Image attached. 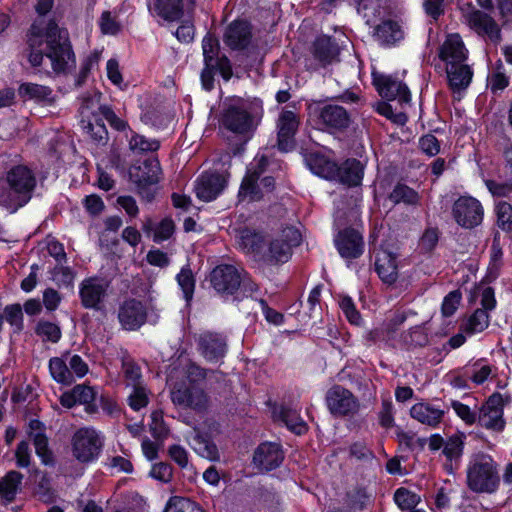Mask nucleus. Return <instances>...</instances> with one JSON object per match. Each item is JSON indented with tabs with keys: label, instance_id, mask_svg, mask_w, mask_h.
<instances>
[{
	"label": "nucleus",
	"instance_id": "052dcab7",
	"mask_svg": "<svg viewBox=\"0 0 512 512\" xmlns=\"http://www.w3.org/2000/svg\"><path fill=\"white\" fill-rule=\"evenodd\" d=\"M339 306L351 324L359 325L361 323L360 313L350 297L343 296L339 301Z\"/></svg>",
	"mask_w": 512,
	"mask_h": 512
},
{
	"label": "nucleus",
	"instance_id": "e2e57ef3",
	"mask_svg": "<svg viewBox=\"0 0 512 512\" xmlns=\"http://www.w3.org/2000/svg\"><path fill=\"white\" fill-rule=\"evenodd\" d=\"M100 113L115 130L125 131L129 128L128 123L119 118L109 106H101Z\"/></svg>",
	"mask_w": 512,
	"mask_h": 512
},
{
	"label": "nucleus",
	"instance_id": "f03ea898",
	"mask_svg": "<svg viewBox=\"0 0 512 512\" xmlns=\"http://www.w3.org/2000/svg\"><path fill=\"white\" fill-rule=\"evenodd\" d=\"M301 242V233L295 227H286L265 241L262 235L245 231L241 234L239 245L246 253L261 255L272 264L284 263L289 260L292 248Z\"/></svg>",
	"mask_w": 512,
	"mask_h": 512
},
{
	"label": "nucleus",
	"instance_id": "680f3d73",
	"mask_svg": "<svg viewBox=\"0 0 512 512\" xmlns=\"http://www.w3.org/2000/svg\"><path fill=\"white\" fill-rule=\"evenodd\" d=\"M67 360L69 363L70 372L72 374V377H78L82 378L88 373V365L87 363L82 359L81 356L77 354H66Z\"/></svg>",
	"mask_w": 512,
	"mask_h": 512
},
{
	"label": "nucleus",
	"instance_id": "bf43d9fd",
	"mask_svg": "<svg viewBox=\"0 0 512 512\" xmlns=\"http://www.w3.org/2000/svg\"><path fill=\"white\" fill-rule=\"evenodd\" d=\"M185 381L187 385H198V382L204 380L207 375V371L197 365L196 363L190 362L184 368Z\"/></svg>",
	"mask_w": 512,
	"mask_h": 512
},
{
	"label": "nucleus",
	"instance_id": "69168bd1",
	"mask_svg": "<svg viewBox=\"0 0 512 512\" xmlns=\"http://www.w3.org/2000/svg\"><path fill=\"white\" fill-rule=\"evenodd\" d=\"M419 147L422 152L429 157L435 156L440 152L439 141L432 134H427L421 137L419 140Z\"/></svg>",
	"mask_w": 512,
	"mask_h": 512
},
{
	"label": "nucleus",
	"instance_id": "c85d7f7f",
	"mask_svg": "<svg viewBox=\"0 0 512 512\" xmlns=\"http://www.w3.org/2000/svg\"><path fill=\"white\" fill-rule=\"evenodd\" d=\"M449 86L454 93H460L470 85L473 72L465 62L446 66Z\"/></svg>",
	"mask_w": 512,
	"mask_h": 512
},
{
	"label": "nucleus",
	"instance_id": "b1692460",
	"mask_svg": "<svg viewBox=\"0 0 512 512\" xmlns=\"http://www.w3.org/2000/svg\"><path fill=\"white\" fill-rule=\"evenodd\" d=\"M161 167L157 159L145 160L129 169L130 180L138 186L156 184L160 180Z\"/></svg>",
	"mask_w": 512,
	"mask_h": 512
},
{
	"label": "nucleus",
	"instance_id": "4d7b16f0",
	"mask_svg": "<svg viewBox=\"0 0 512 512\" xmlns=\"http://www.w3.org/2000/svg\"><path fill=\"white\" fill-rule=\"evenodd\" d=\"M128 404L135 411L146 407L148 404V394L146 388L142 385L132 387V391L128 396Z\"/></svg>",
	"mask_w": 512,
	"mask_h": 512
},
{
	"label": "nucleus",
	"instance_id": "0e129e2a",
	"mask_svg": "<svg viewBox=\"0 0 512 512\" xmlns=\"http://www.w3.org/2000/svg\"><path fill=\"white\" fill-rule=\"evenodd\" d=\"M99 26L102 33L107 35H115L120 31V24L109 11H104L102 13L99 20Z\"/></svg>",
	"mask_w": 512,
	"mask_h": 512
},
{
	"label": "nucleus",
	"instance_id": "603ef678",
	"mask_svg": "<svg viewBox=\"0 0 512 512\" xmlns=\"http://www.w3.org/2000/svg\"><path fill=\"white\" fill-rule=\"evenodd\" d=\"M151 422L149 429L152 436L157 440H163L168 435V428L163 420V413L159 410H155L150 415Z\"/></svg>",
	"mask_w": 512,
	"mask_h": 512
},
{
	"label": "nucleus",
	"instance_id": "c9c22d12",
	"mask_svg": "<svg viewBox=\"0 0 512 512\" xmlns=\"http://www.w3.org/2000/svg\"><path fill=\"white\" fill-rule=\"evenodd\" d=\"M375 36L382 45H391L403 38V31L398 23L388 20L376 27Z\"/></svg>",
	"mask_w": 512,
	"mask_h": 512
},
{
	"label": "nucleus",
	"instance_id": "7c9ffc66",
	"mask_svg": "<svg viewBox=\"0 0 512 512\" xmlns=\"http://www.w3.org/2000/svg\"><path fill=\"white\" fill-rule=\"evenodd\" d=\"M18 94L24 101L42 104H51L54 100L51 88L36 83H22L18 88Z\"/></svg>",
	"mask_w": 512,
	"mask_h": 512
},
{
	"label": "nucleus",
	"instance_id": "72a5a7b5",
	"mask_svg": "<svg viewBox=\"0 0 512 512\" xmlns=\"http://www.w3.org/2000/svg\"><path fill=\"white\" fill-rule=\"evenodd\" d=\"M49 372L53 380L57 383L70 385L74 382L66 354L62 357H53L49 360Z\"/></svg>",
	"mask_w": 512,
	"mask_h": 512
},
{
	"label": "nucleus",
	"instance_id": "20e7f679",
	"mask_svg": "<svg viewBox=\"0 0 512 512\" xmlns=\"http://www.w3.org/2000/svg\"><path fill=\"white\" fill-rule=\"evenodd\" d=\"M500 482L497 463L485 453L471 456L467 466V485L477 493H492Z\"/></svg>",
	"mask_w": 512,
	"mask_h": 512
},
{
	"label": "nucleus",
	"instance_id": "4be33fe9",
	"mask_svg": "<svg viewBox=\"0 0 512 512\" xmlns=\"http://www.w3.org/2000/svg\"><path fill=\"white\" fill-rule=\"evenodd\" d=\"M298 126L299 119L293 111L286 110L281 112L277 121L279 150L288 152L294 148V135Z\"/></svg>",
	"mask_w": 512,
	"mask_h": 512
},
{
	"label": "nucleus",
	"instance_id": "c756f323",
	"mask_svg": "<svg viewBox=\"0 0 512 512\" xmlns=\"http://www.w3.org/2000/svg\"><path fill=\"white\" fill-rule=\"evenodd\" d=\"M375 266L383 282L392 284L397 280V263L393 253L386 250L379 251L376 256Z\"/></svg>",
	"mask_w": 512,
	"mask_h": 512
},
{
	"label": "nucleus",
	"instance_id": "6e6d98bb",
	"mask_svg": "<svg viewBox=\"0 0 512 512\" xmlns=\"http://www.w3.org/2000/svg\"><path fill=\"white\" fill-rule=\"evenodd\" d=\"M492 373V367L483 360L476 361L470 368V378L476 384L484 383Z\"/></svg>",
	"mask_w": 512,
	"mask_h": 512
},
{
	"label": "nucleus",
	"instance_id": "a18cd8bd",
	"mask_svg": "<svg viewBox=\"0 0 512 512\" xmlns=\"http://www.w3.org/2000/svg\"><path fill=\"white\" fill-rule=\"evenodd\" d=\"M176 279L183 292L185 300L190 302L193 298L195 289V280L191 269L189 267H183L178 273Z\"/></svg>",
	"mask_w": 512,
	"mask_h": 512
},
{
	"label": "nucleus",
	"instance_id": "412c9836",
	"mask_svg": "<svg viewBox=\"0 0 512 512\" xmlns=\"http://www.w3.org/2000/svg\"><path fill=\"white\" fill-rule=\"evenodd\" d=\"M146 318L147 309L141 301L129 299L119 307L118 319L125 330L139 329L146 322Z\"/></svg>",
	"mask_w": 512,
	"mask_h": 512
},
{
	"label": "nucleus",
	"instance_id": "6e6552de",
	"mask_svg": "<svg viewBox=\"0 0 512 512\" xmlns=\"http://www.w3.org/2000/svg\"><path fill=\"white\" fill-rule=\"evenodd\" d=\"M267 158L264 155L255 157L254 161L247 169V174L244 177L240 190L239 198L242 201H258L263 197V189L266 192L271 191L274 186V179L272 177H264L258 184V178L267 166Z\"/></svg>",
	"mask_w": 512,
	"mask_h": 512
},
{
	"label": "nucleus",
	"instance_id": "4468645a",
	"mask_svg": "<svg viewBox=\"0 0 512 512\" xmlns=\"http://www.w3.org/2000/svg\"><path fill=\"white\" fill-rule=\"evenodd\" d=\"M326 403L329 411L335 416L354 415L360 406L357 398L348 389L339 385L327 392Z\"/></svg>",
	"mask_w": 512,
	"mask_h": 512
},
{
	"label": "nucleus",
	"instance_id": "9d476101",
	"mask_svg": "<svg viewBox=\"0 0 512 512\" xmlns=\"http://www.w3.org/2000/svg\"><path fill=\"white\" fill-rule=\"evenodd\" d=\"M103 446L100 434L93 428L79 429L72 439L74 457L83 463L95 460Z\"/></svg>",
	"mask_w": 512,
	"mask_h": 512
},
{
	"label": "nucleus",
	"instance_id": "de8ad7c7",
	"mask_svg": "<svg viewBox=\"0 0 512 512\" xmlns=\"http://www.w3.org/2000/svg\"><path fill=\"white\" fill-rule=\"evenodd\" d=\"M497 224L504 231L512 230V206L505 202L500 201L495 207Z\"/></svg>",
	"mask_w": 512,
	"mask_h": 512
},
{
	"label": "nucleus",
	"instance_id": "3c124183",
	"mask_svg": "<svg viewBox=\"0 0 512 512\" xmlns=\"http://www.w3.org/2000/svg\"><path fill=\"white\" fill-rule=\"evenodd\" d=\"M3 317L16 332L23 329V312L20 304L7 305L4 308Z\"/></svg>",
	"mask_w": 512,
	"mask_h": 512
},
{
	"label": "nucleus",
	"instance_id": "9b49d317",
	"mask_svg": "<svg viewBox=\"0 0 512 512\" xmlns=\"http://www.w3.org/2000/svg\"><path fill=\"white\" fill-rule=\"evenodd\" d=\"M373 83L379 94L388 100H398L401 104H409L411 93L406 84L397 76L373 72Z\"/></svg>",
	"mask_w": 512,
	"mask_h": 512
},
{
	"label": "nucleus",
	"instance_id": "bb28decb",
	"mask_svg": "<svg viewBox=\"0 0 512 512\" xmlns=\"http://www.w3.org/2000/svg\"><path fill=\"white\" fill-rule=\"evenodd\" d=\"M445 415V411L429 402H419L410 408V416L417 422L436 428L440 425Z\"/></svg>",
	"mask_w": 512,
	"mask_h": 512
},
{
	"label": "nucleus",
	"instance_id": "09e8293b",
	"mask_svg": "<svg viewBox=\"0 0 512 512\" xmlns=\"http://www.w3.org/2000/svg\"><path fill=\"white\" fill-rule=\"evenodd\" d=\"M464 435H453L444 444L443 453L450 461L460 458L463 452Z\"/></svg>",
	"mask_w": 512,
	"mask_h": 512
},
{
	"label": "nucleus",
	"instance_id": "338daca9",
	"mask_svg": "<svg viewBox=\"0 0 512 512\" xmlns=\"http://www.w3.org/2000/svg\"><path fill=\"white\" fill-rule=\"evenodd\" d=\"M461 301V293L458 290L451 291L443 300L442 313L449 317L455 313Z\"/></svg>",
	"mask_w": 512,
	"mask_h": 512
},
{
	"label": "nucleus",
	"instance_id": "37998d69",
	"mask_svg": "<svg viewBox=\"0 0 512 512\" xmlns=\"http://www.w3.org/2000/svg\"><path fill=\"white\" fill-rule=\"evenodd\" d=\"M202 50L205 65L215 67L216 60L219 58L218 40L211 35H206L202 40Z\"/></svg>",
	"mask_w": 512,
	"mask_h": 512
},
{
	"label": "nucleus",
	"instance_id": "dca6fc26",
	"mask_svg": "<svg viewBox=\"0 0 512 512\" xmlns=\"http://www.w3.org/2000/svg\"><path fill=\"white\" fill-rule=\"evenodd\" d=\"M108 290V283L98 277H89L79 284V297L86 309L100 310Z\"/></svg>",
	"mask_w": 512,
	"mask_h": 512
},
{
	"label": "nucleus",
	"instance_id": "c03bdc74",
	"mask_svg": "<svg viewBox=\"0 0 512 512\" xmlns=\"http://www.w3.org/2000/svg\"><path fill=\"white\" fill-rule=\"evenodd\" d=\"M164 512H202V510L190 499L174 496L167 502Z\"/></svg>",
	"mask_w": 512,
	"mask_h": 512
},
{
	"label": "nucleus",
	"instance_id": "e433bc0d",
	"mask_svg": "<svg viewBox=\"0 0 512 512\" xmlns=\"http://www.w3.org/2000/svg\"><path fill=\"white\" fill-rule=\"evenodd\" d=\"M130 136L126 135L129 150L133 154H142L146 152H155L160 147V142L157 139L146 138L129 129Z\"/></svg>",
	"mask_w": 512,
	"mask_h": 512
},
{
	"label": "nucleus",
	"instance_id": "7ed1b4c3",
	"mask_svg": "<svg viewBox=\"0 0 512 512\" xmlns=\"http://www.w3.org/2000/svg\"><path fill=\"white\" fill-rule=\"evenodd\" d=\"M35 186L36 178L31 169L24 165L12 167L0 179V206L16 212L31 199Z\"/></svg>",
	"mask_w": 512,
	"mask_h": 512
},
{
	"label": "nucleus",
	"instance_id": "5fc2aeb1",
	"mask_svg": "<svg viewBox=\"0 0 512 512\" xmlns=\"http://www.w3.org/2000/svg\"><path fill=\"white\" fill-rule=\"evenodd\" d=\"M123 373L128 386L141 385V370L132 360H124L122 364Z\"/></svg>",
	"mask_w": 512,
	"mask_h": 512
},
{
	"label": "nucleus",
	"instance_id": "2eb2a0df",
	"mask_svg": "<svg viewBox=\"0 0 512 512\" xmlns=\"http://www.w3.org/2000/svg\"><path fill=\"white\" fill-rule=\"evenodd\" d=\"M477 422L487 430L499 432L504 429L503 399L500 394H493L488 398L477 412Z\"/></svg>",
	"mask_w": 512,
	"mask_h": 512
},
{
	"label": "nucleus",
	"instance_id": "79ce46f5",
	"mask_svg": "<svg viewBox=\"0 0 512 512\" xmlns=\"http://www.w3.org/2000/svg\"><path fill=\"white\" fill-rule=\"evenodd\" d=\"M488 84L493 92L504 90L509 84L505 67L501 61H497L488 75Z\"/></svg>",
	"mask_w": 512,
	"mask_h": 512
},
{
	"label": "nucleus",
	"instance_id": "ddd939ff",
	"mask_svg": "<svg viewBox=\"0 0 512 512\" xmlns=\"http://www.w3.org/2000/svg\"><path fill=\"white\" fill-rule=\"evenodd\" d=\"M452 213L456 222L464 228L478 226L483 219L481 203L470 196H462L457 199L453 205Z\"/></svg>",
	"mask_w": 512,
	"mask_h": 512
},
{
	"label": "nucleus",
	"instance_id": "f3484780",
	"mask_svg": "<svg viewBox=\"0 0 512 512\" xmlns=\"http://www.w3.org/2000/svg\"><path fill=\"white\" fill-rule=\"evenodd\" d=\"M227 184V174L218 172L202 173L195 181L194 191L198 199L209 202L216 199Z\"/></svg>",
	"mask_w": 512,
	"mask_h": 512
},
{
	"label": "nucleus",
	"instance_id": "13d9d810",
	"mask_svg": "<svg viewBox=\"0 0 512 512\" xmlns=\"http://www.w3.org/2000/svg\"><path fill=\"white\" fill-rule=\"evenodd\" d=\"M87 134L98 145H104L108 139V132L105 125L99 121L89 122L85 126Z\"/></svg>",
	"mask_w": 512,
	"mask_h": 512
},
{
	"label": "nucleus",
	"instance_id": "4c0bfd02",
	"mask_svg": "<svg viewBox=\"0 0 512 512\" xmlns=\"http://www.w3.org/2000/svg\"><path fill=\"white\" fill-rule=\"evenodd\" d=\"M389 200L397 204L416 206L419 204L420 196L417 191L405 184H397L389 194Z\"/></svg>",
	"mask_w": 512,
	"mask_h": 512
},
{
	"label": "nucleus",
	"instance_id": "864d4df0",
	"mask_svg": "<svg viewBox=\"0 0 512 512\" xmlns=\"http://www.w3.org/2000/svg\"><path fill=\"white\" fill-rule=\"evenodd\" d=\"M450 406L466 425H473L477 422V412L472 410L468 405L457 400H452Z\"/></svg>",
	"mask_w": 512,
	"mask_h": 512
},
{
	"label": "nucleus",
	"instance_id": "aec40b11",
	"mask_svg": "<svg viewBox=\"0 0 512 512\" xmlns=\"http://www.w3.org/2000/svg\"><path fill=\"white\" fill-rule=\"evenodd\" d=\"M198 350L206 361L217 363L227 352L226 339L217 333L203 332L197 339Z\"/></svg>",
	"mask_w": 512,
	"mask_h": 512
},
{
	"label": "nucleus",
	"instance_id": "2f4dec72",
	"mask_svg": "<svg viewBox=\"0 0 512 512\" xmlns=\"http://www.w3.org/2000/svg\"><path fill=\"white\" fill-rule=\"evenodd\" d=\"M151 11L165 21H177L183 16V0H154Z\"/></svg>",
	"mask_w": 512,
	"mask_h": 512
},
{
	"label": "nucleus",
	"instance_id": "0eeeda50",
	"mask_svg": "<svg viewBox=\"0 0 512 512\" xmlns=\"http://www.w3.org/2000/svg\"><path fill=\"white\" fill-rule=\"evenodd\" d=\"M256 125L247 101L231 98L224 102L220 118L221 128L234 134L247 135L255 129Z\"/></svg>",
	"mask_w": 512,
	"mask_h": 512
},
{
	"label": "nucleus",
	"instance_id": "393cba45",
	"mask_svg": "<svg viewBox=\"0 0 512 512\" xmlns=\"http://www.w3.org/2000/svg\"><path fill=\"white\" fill-rule=\"evenodd\" d=\"M440 58L446 66L466 62L468 51L458 34H450L440 48Z\"/></svg>",
	"mask_w": 512,
	"mask_h": 512
},
{
	"label": "nucleus",
	"instance_id": "a211bd4d",
	"mask_svg": "<svg viewBox=\"0 0 512 512\" xmlns=\"http://www.w3.org/2000/svg\"><path fill=\"white\" fill-rule=\"evenodd\" d=\"M336 248L345 259H355L364 251V241L361 233L354 228L340 230L334 239Z\"/></svg>",
	"mask_w": 512,
	"mask_h": 512
},
{
	"label": "nucleus",
	"instance_id": "774afa93",
	"mask_svg": "<svg viewBox=\"0 0 512 512\" xmlns=\"http://www.w3.org/2000/svg\"><path fill=\"white\" fill-rule=\"evenodd\" d=\"M37 334L46 337L47 340L57 342L61 337L59 327L51 322H41L37 326Z\"/></svg>",
	"mask_w": 512,
	"mask_h": 512
},
{
	"label": "nucleus",
	"instance_id": "473e14b6",
	"mask_svg": "<svg viewBox=\"0 0 512 512\" xmlns=\"http://www.w3.org/2000/svg\"><path fill=\"white\" fill-rule=\"evenodd\" d=\"M29 436L33 440L36 454L47 464L50 461V451L48 449V439L44 434L43 425L38 420H31L29 423Z\"/></svg>",
	"mask_w": 512,
	"mask_h": 512
},
{
	"label": "nucleus",
	"instance_id": "f704fd0d",
	"mask_svg": "<svg viewBox=\"0 0 512 512\" xmlns=\"http://www.w3.org/2000/svg\"><path fill=\"white\" fill-rule=\"evenodd\" d=\"M338 53V46L329 37H319L314 43V56L323 65L332 63Z\"/></svg>",
	"mask_w": 512,
	"mask_h": 512
},
{
	"label": "nucleus",
	"instance_id": "f8f14e48",
	"mask_svg": "<svg viewBox=\"0 0 512 512\" xmlns=\"http://www.w3.org/2000/svg\"><path fill=\"white\" fill-rule=\"evenodd\" d=\"M171 398L174 404L203 411L208 407L209 399L206 392L198 385H187L181 382L173 388Z\"/></svg>",
	"mask_w": 512,
	"mask_h": 512
},
{
	"label": "nucleus",
	"instance_id": "49530a36",
	"mask_svg": "<svg viewBox=\"0 0 512 512\" xmlns=\"http://www.w3.org/2000/svg\"><path fill=\"white\" fill-rule=\"evenodd\" d=\"M394 500L401 510H412L419 504L420 497L408 489L399 488L394 494Z\"/></svg>",
	"mask_w": 512,
	"mask_h": 512
},
{
	"label": "nucleus",
	"instance_id": "a878e982",
	"mask_svg": "<svg viewBox=\"0 0 512 512\" xmlns=\"http://www.w3.org/2000/svg\"><path fill=\"white\" fill-rule=\"evenodd\" d=\"M185 440L196 454L210 461H218L220 458L216 444L198 428L185 435Z\"/></svg>",
	"mask_w": 512,
	"mask_h": 512
},
{
	"label": "nucleus",
	"instance_id": "8fccbe9b",
	"mask_svg": "<svg viewBox=\"0 0 512 512\" xmlns=\"http://www.w3.org/2000/svg\"><path fill=\"white\" fill-rule=\"evenodd\" d=\"M52 280L59 287H70L75 280V272L67 266L56 265L52 271Z\"/></svg>",
	"mask_w": 512,
	"mask_h": 512
},
{
	"label": "nucleus",
	"instance_id": "cd10ccee",
	"mask_svg": "<svg viewBox=\"0 0 512 512\" xmlns=\"http://www.w3.org/2000/svg\"><path fill=\"white\" fill-rule=\"evenodd\" d=\"M250 39V25L243 20L232 22L224 34V43L231 49H244L250 43Z\"/></svg>",
	"mask_w": 512,
	"mask_h": 512
},
{
	"label": "nucleus",
	"instance_id": "58836bf2",
	"mask_svg": "<svg viewBox=\"0 0 512 512\" xmlns=\"http://www.w3.org/2000/svg\"><path fill=\"white\" fill-rule=\"evenodd\" d=\"M274 414L289 430L298 435L303 434L307 429L305 422L296 410L281 407L278 411H275Z\"/></svg>",
	"mask_w": 512,
	"mask_h": 512
},
{
	"label": "nucleus",
	"instance_id": "a19ab883",
	"mask_svg": "<svg viewBox=\"0 0 512 512\" xmlns=\"http://www.w3.org/2000/svg\"><path fill=\"white\" fill-rule=\"evenodd\" d=\"M489 325V316L485 310L475 312L465 321L462 328L468 334H475L484 331Z\"/></svg>",
	"mask_w": 512,
	"mask_h": 512
},
{
	"label": "nucleus",
	"instance_id": "423d86ee",
	"mask_svg": "<svg viewBox=\"0 0 512 512\" xmlns=\"http://www.w3.org/2000/svg\"><path fill=\"white\" fill-rule=\"evenodd\" d=\"M308 120L319 130L341 132L350 126L349 113L340 105L314 101L308 104Z\"/></svg>",
	"mask_w": 512,
	"mask_h": 512
},
{
	"label": "nucleus",
	"instance_id": "6ab92c4d",
	"mask_svg": "<svg viewBox=\"0 0 512 512\" xmlns=\"http://www.w3.org/2000/svg\"><path fill=\"white\" fill-rule=\"evenodd\" d=\"M469 27L479 36L498 43L501 39V30L497 22L481 10H472L466 15Z\"/></svg>",
	"mask_w": 512,
	"mask_h": 512
},
{
	"label": "nucleus",
	"instance_id": "1a4fd4ad",
	"mask_svg": "<svg viewBox=\"0 0 512 512\" xmlns=\"http://www.w3.org/2000/svg\"><path fill=\"white\" fill-rule=\"evenodd\" d=\"M210 281L214 289L221 294L231 295L241 285L245 292L252 293L257 290L256 284L243 278L239 270L232 265H219L214 268Z\"/></svg>",
	"mask_w": 512,
	"mask_h": 512
},
{
	"label": "nucleus",
	"instance_id": "39448f33",
	"mask_svg": "<svg viewBox=\"0 0 512 512\" xmlns=\"http://www.w3.org/2000/svg\"><path fill=\"white\" fill-rule=\"evenodd\" d=\"M308 165L314 174L326 179H337L348 186L360 185L364 175V166L356 159H348L337 166L324 157L311 156Z\"/></svg>",
	"mask_w": 512,
	"mask_h": 512
},
{
	"label": "nucleus",
	"instance_id": "ea45409f",
	"mask_svg": "<svg viewBox=\"0 0 512 512\" xmlns=\"http://www.w3.org/2000/svg\"><path fill=\"white\" fill-rule=\"evenodd\" d=\"M22 474L17 471H10L1 481H0V498L6 502H11L14 500L19 485L22 481Z\"/></svg>",
	"mask_w": 512,
	"mask_h": 512
},
{
	"label": "nucleus",
	"instance_id": "f257e3e1",
	"mask_svg": "<svg viewBox=\"0 0 512 512\" xmlns=\"http://www.w3.org/2000/svg\"><path fill=\"white\" fill-rule=\"evenodd\" d=\"M28 45V61L33 67L46 68L49 62L55 73H62L75 64L66 34L52 22H34L29 30Z\"/></svg>",
	"mask_w": 512,
	"mask_h": 512
},
{
	"label": "nucleus",
	"instance_id": "5701e85b",
	"mask_svg": "<svg viewBox=\"0 0 512 512\" xmlns=\"http://www.w3.org/2000/svg\"><path fill=\"white\" fill-rule=\"evenodd\" d=\"M283 459L284 455L279 444L265 442L255 450L253 463L261 471H270L277 468Z\"/></svg>",
	"mask_w": 512,
	"mask_h": 512
}]
</instances>
